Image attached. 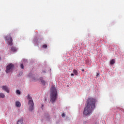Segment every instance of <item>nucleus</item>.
Wrapping results in <instances>:
<instances>
[{
	"mask_svg": "<svg viewBox=\"0 0 124 124\" xmlns=\"http://www.w3.org/2000/svg\"><path fill=\"white\" fill-rule=\"evenodd\" d=\"M4 97H5V95L4 94V93H0V98H4Z\"/></svg>",
	"mask_w": 124,
	"mask_h": 124,
	"instance_id": "9d476101",
	"label": "nucleus"
},
{
	"mask_svg": "<svg viewBox=\"0 0 124 124\" xmlns=\"http://www.w3.org/2000/svg\"><path fill=\"white\" fill-rule=\"evenodd\" d=\"M16 93L17 94H21V92H20V90H16Z\"/></svg>",
	"mask_w": 124,
	"mask_h": 124,
	"instance_id": "4468645a",
	"label": "nucleus"
},
{
	"mask_svg": "<svg viewBox=\"0 0 124 124\" xmlns=\"http://www.w3.org/2000/svg\"><path fill=\"white\" fill-rule=\"evenodd\" d=\"M16 107H21V103L19 101L16 102Z\"/></svg>",
	"mask_w": 124,
	"mask_h": 124,
	"instance_id": "1a4fd4ad",
	"label": "nucleus"
},
{
	"mask_svg": "<svg viewBox=\"0 0 124 124\" xmlns=\"http://www.w3.org/2000/svg\"><path fill=\"white\" fill-rule=\"evenodd\" d=\"M24 123L23 119H20L18 120L17 124H22Z\"/></svg>",
	"mask_w": 124,
	"mask_h": 124,
	"instance_id": "6e6552de",
	"label": "nucleus"
},
{
	"mask_svg": "<svg viewBox=\"0 0 124 124\" xmlns=\"http://www.w3.org/2000/svg\"><path fill=\"white\" fill-rule=\"evenodd\" d=\"M47 47V45H44L43 46V48H46Z\"/></svg>",
	"mask_w": 124,
	"mask_h": 124,
	"instance_id": "f3484780",
	"label": "nucleus"
},
{
	"mask_svg": "<svg viewBox=\"0 0 124 124\" xmlns=\"http://www.w3.org/2000/svg\"><path fill=\"white\" fill-rule=\"evenodd\" d=\"M28 105H29V110L30 111H32L33 110V106H34V104L33 103V100H32V98L31 97L30 94L28 95Z\"/></svg>",
	"mask_w": 124,
	"mask_h": 124,
	"instance_id": "7ed1b4c3",
	"label": "nucleus"
},
{
	"mask_svg": "<svg viewBox=\"0 0 124 124\" xmlns=\"http://www.w3.org/2000/svg\"><path fill=\"white\" fill-rule=\"evenodd\" d=\"M82 71H85V70L84 69H82Z\"/></svg>",
	"mask_w": 124,
	"mask_h": 124,
	"instance_id": "412c9836",
	"label": "nucleus"
},
{
	"mask_svg": "<svg viewBox=\"0 0 124 124\" xmlns=\"http://www.w3.org/2000/svg\"><path fill=\"white\" fill-rule=\"evenodd\" d=\"M5 40L6 41H8V44L10 46H12L13 45V43L12 42L13 41V40H12V37H11V36L10 35H8V36H6L5 37Z\"/></svg>",
	"mask_w": 124,
	"mask_h": 124,
	"instance_id": "20e7f679",
	"label": "nucleus"
},
{
	"mask_svg": "<svg viewBox=\"0 0 124 124\" xmlns=\"http://www.w3.org/2000/svg\"><path fill=\"white\" fill-rule=\"evenodd\" d=\"M98 76H99V73H97V75H96V78H98Z\"/></svg>",
	"mask_w": 124,
	"mask_h": 124,
	"instance_id": "dca6fc26",
	"label": "nucleus"
},
{
	"mask_svg": "<svg viewBox=\"0 0 124 124\" xmlns=\"http://www.w3.org/2000/svg\"><path fill=\"white\" fill-rule=\"evenodd\" d=\"M73 72L74 74H75L76 75H77V74H78L77 70H76L75 69H74L73 71Z\"/></svg>",
	"mask_w": 124,
	"mask_h": 124,
	"instance_id": "ddd939ff",
	"label": "nucleus"
},
{
	"mask_svg": "<svg viewBox=\"0 0 124 124\" xmlns=\"http://www.w3.org/2000/svg\"><path fill=\"white\" fill-rule=\"evenodd\" d=\"M2 89L5 91L7 93H10V91L9 90V88H8V86L5 85L2 86Z\"/></svg>",
	"mask_w": 124,
	"mask_h": 124,
	"instance_id": "423d86ee",
	"label": "nucleus"
},
{
	"mask_svg": "<svg viewBox=\"0 0 124 124\" xmlns=\"http://www.w3.org/2000/svg\"><path fill=\"white\" fill-rule=\"evenodd\" d=\"M20 67L22 69H24V65L23 64H21L20 65Z\"/></svg>",
	"mask_w": 124,
	"mask_h": 124,
	"instance_id": "2eb2a0df",
	"label": "nucleus"
},
{
	"mask_svg": "<svg viewBox=\"0 0 124 124\" xmlns=\"http://www.w3.org/2000/svg\"><path fill=\"white\" fill-rule=\"evenodd\" d=\"M39 81H40V82H41V83L43 84V85H45V84H46V82H45V81L43 80V77H40L39 78Z\"/></svg>",
	"mask_w": 124,
	"mask_h": 124,
	"instance_id": "0eeeda50",
	"label": "nucleus"
},
{
	"mask_svg": "<svg viewBox=\"0 0 124 124\" xmlns=\"http://www.w3.org/2000/svg\"><path fill=\"white\" fill-rule=\"evenodd\" d=\"M62 118H63V117L65 116V114L64 113H62Z\"/></svg>",
	"mask_w": 124,
	"mask_h": 124,
	"instance_id": "a211bd4d",
	"label": "nucleus"
},
{
	"mask_svg": "<svg viewBox=\"0 0 124 124\" xmlns=\"http://www.w3.org/2000/svg\"><path fill=\"white\" fill-rule=\"evenodd\" d=\"M13 67H14V65L12 63L9 64L6 67V72L9 73V72H11V71L13 70Z\"/></svg>",
	"mask_w": 124,
	"mask_h": 124,
	"instance_id": "39448f33",
	"label": "nucleus"
},
{
	"mask_svg": "<svg viewBox=\"0 0 124 124\" xmlns=\"http://www.w3.org/2000/svg\"><path fill=\"white\" fill-rule=\"evenodd\" d=\"M11 50L12 52H16V51H17V48L15 47H12Z\"/></svg>",
	"mask_w": 124,
	"mask_h": 124,
	"instance_id": "9b49d317",
	"label": "nucleus"
},
{
	"mask_svg": "<svg viewBox=\"0 0 124 124\" xmlns=\"http://www.w3.org/2000/svg\"><path fill=\"white\" fill-rule=\"evenodd\" d=\"M0 61H1V57H0Z\"/></svg>",
	"mask_w": 124,
	"mask_h": 124,
	"instance_id": "aec40b11",
	"label": "nucleus"
},
{
	"mask_svg": "<svg viewBox=\"0 0 124 124\" xmlns=\"http://www.w3.org/2000/svg\"><path fill=\"white\" fill-rule=\"evenodd\" d=\"M96 102V100L93 99V98H89L87 100V106L84 108V110L83 111V114L85 116H88V115H90L92 112H93V110L94 108H95V103Z\"/></svg>",
	"mask_w": 124,
	"mask_h": 124,
	"instance_id": "f257e3e1",
	"label": "nucleus"
},
{
	"mask_svg": "<svg viewBox=\"0 0 124 124\" xmlns=\"http://www.w3.org/2000/svg\"><path fill=\"white\" fill-rule=\"evenodd\" d=\"M115 63V59H112L110 62V64H114Z\"/></svg>",
	"mask_w": 124,
	"mask_h": 124,
	"instance_id": "f8f14e48",
	"label": "nucleus"
},
{
	"mask_svg": "<svg viewBox=\"0 0 124 124\" xmlns=\"http://www.w3.org/2000/svg\"><path fill=\"white\" fill-rule=\"evenodd\" d=\"M58 97V92L57 89L54 87V86H52L50 88V102L54 103L57 100V97Z\"/></svg>",
	"mask_w": 124,
	"mask_h": 124,
	"instance_id": "f03ea898",
	"label": "nucleus"
},
{
	"mask_svg": "<svg viewBox=\"0 0 124 124\" xmlns=\"http://www.w3.org/2000/svg\"><path fill=\"white\" fill-rule=\"evenodd\" d=\"M71 76H74V74H71Z\"/></svg>",
	"mask_w": 124,
	"mask_h": 124,
	"instance_id": "6ab92c4d",
	"label": "nucleus"
}]
</instances>
